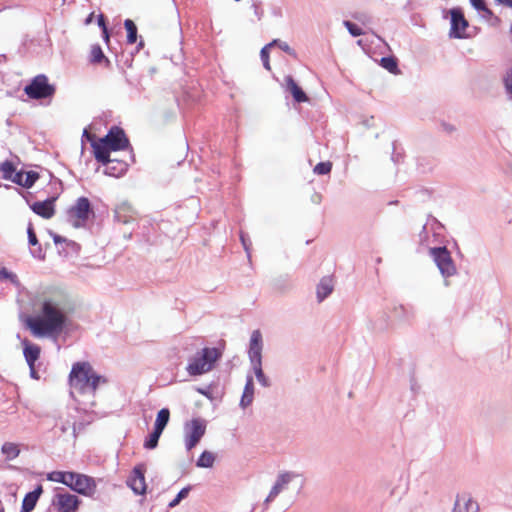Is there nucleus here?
Here are the masks:
<instances>
[{
	"label": "nucleus",
	"mask_w": 512,
	"mask_h": 512,
	"mask_svg": "<svg viewBox=\"0 0 512 512\" xmlns=\"http://www.w3.org/2000/svg\"><path fill=\"white\" fill-rule=\"evenodd\" d=\"M67 315L62 304L52 298L45 299L40 314L30 317L27 326L37 337L60 334L66 326Z\"/></svg>",
	"instance_id": "1"
},
{
	"label": "nucleus",
	"mask_w": 512,
	"mask_h": 512,
	"mask_svg": "<svg viewBox=\"0 0 512 512\" xmlns=\"http://www.w3.org/2000/svg\"><path fill=\"white\" fill-rule=\"evenodd\" d=\"M69 382L71 394L94 396L100 383H106V379L97 374L88 362H77L73 364Z\"/></svg>",
	"instance_id": "2"
},
{
	"label": "nucleus",
	"mask_w": 512,
	"mask_h": 512,
	"mask_svg": "<svg viewBox=\"0 0 512 512\" xmlns=\"http://www.w3.org/2000/svg\"><path fill=\"white\" fill-rule=\"evenodd\" d=\"M129 145V141L124 133V131L114 126L112 127L108 134L101 138L98 142H94L92 144L94 150L95 159L98 162H107L109 161L110 151H118L127 148Z\"/></svg>",
	"instance_id": "3"
},
{
	"label": "nucleus",
	"mask_w": 512,
	"mask_h": 512,
	"mask_svg": "<svg viewBox=\"0 0 512 512\" xmlns=\"http://www.w3.org/2000/svg\"><path fill=\"white\" fill-rule=\"evenodd\" d=\"M221 353L217 348H203L189 359L186 370L190 376L202 375L211 371Z\"/></svg>",
	"instance_id": "4"
},
{
	"label": "nucleus",
	"mask_w": 512,
	"mask_h": 512,
	"mask_svg": "<svg viewBox=\"0 0 512 512\" xmlns=\"http://www.w3.org/2000/svg\"><path fill=\"white\" fill-rule=\"evenodd\" d=\"M91 203L86 197H79L75 204L67 210V221L74 228H82L86 225L90 215H93Z\"/></svg>",
	"instance_id": "5"
},
{
	"label": "nucleus",
	"mask_w": 512,
	"mask_h": 512,
	"mask_svg": "<svg viewBox=\"0 0 512 512\" xmlns=\"http://www.w3.org/2000/svg\"><path fill=\"white\" fill-rule=\"evenodd\" d=\"M56 88L49 84L48 78L44 74L35 76L31 82L24 88V92L31 99L51 98L55 94Z\"/></svg>",
	"instance_id": "6"
},
{
	"label": "nucleus",
	"mask_w": 512,
	"mask_h": 512,
	"mask_svg": "<svg viewBox=\"0 0 512 512\" xmlns=\"http://www.w3.org/2000/svg\"><path fill=\"white\" fill-rule=\"evenodd\" d=\"M429 254L444 278H449L457 273L451 254L445 246L432 247L429 249Z\"/></svg>",
	"instance_id": "7"
},
{
	"label": "nucleus",
	"mask_w": 512,
	"mask_h": 512,
	"mask_svg": "<svg viewBox=\"0 0 512 512\" xmlns=\"http://www.w3.org/2000/svg\"><path fill=\"white\" fill-rule=\"evenodd\" d=\"M206 431V423L201 418L192 419L185 425V447L188 451L192 450L202 439Z\"/></svg>",
	"instance_id": "8"
},
{
	"label": "nucleus",
	"mask_w": 512,
	"mask_h": 512,
	"mask_svg": "<svg viewBox=\"0 0 512 512\" xmlns=\"http://www.w3.org/2000/svg\"><path fill=\"white\" fill-rule=\"evenodd\" d=\"M301 475L293 472V471H284L279 473L277 479L272 486L268 496L264 500V510H268L269 504L275 500V498L285 489L288 488V485L296 479H300Z\"/></svg>",
	"instance_id": "9"
},
{
	"label": "nucleus",
	"mask_w": 512,
	"mask_h": 512,
	"mask_svg": "<svg viewBox=\"0 0 512 512\" xmlns=\"http://www.w3.org/2000/svg\"><path fill=\"white\" fill-rule=\"evenodd\" d=\"M80 503L76 495L68 492H57L52 500L59 512H77Z\"/></svg>",
	"instance_id": "10"
},
{
	"label": "nucleus",
	"mask_w": 512,
	"mask_h": 512,
	"mask_svg": "<svg viewBox=\"0 0 512 512\" xmlns=\"http://www.w3.org/2000/svg\"><path fill=\"white\" fill-rule=\"evenodd\" d=\"M145 472V465L138 464L134 467L130 477L127 480V485L137 495H142L146 492Z\"/></svg>",
	"instance_id": "11"
},
{
	"label": "nucleus",
	"mask_w": 512,
	"mask_h": 512,
	"mask_svg": "<svg viewBox=\"0 0 512 512\" xmlns=\"http://www.w3.org/2000/svg\"><path fill=\"white\" fill-rule=\"evenodd\" d=\"M451 14V29L450 37L462 38L465 35V30L468 27V22L460 8H453L450 10Z\"/></svg>",
	"instance_id": "12"
},
{
	"label": "nucleus",
	"mask_w": 512,
	"mask_h": 512,
	"mask_svg": "<svg viewBox=\"0 0 512 512\" xmlns=\"http://www.w3.org/2000/svg\"><path fill=\"white\" fill-rule=\"evenodd\" d=\"M263 339L259 330H254L250 336L248 357L250 364L262 363Z\"/></svg>",
	"instance_id": "13"
},
{
	"label": "nucleus",
	"mask_w": 512,
	"mask_h": 512,
	"mask_svg": "<svg viewBox=\"0 0 512 512\" xmlns=\"http://www.w3.org/2000/svg\"><path fill=\"white\" fill-rule=\"evenodd\" d=\"M96 488L97 485L94 478L80 473L77 475L73 487H71L73 491L87 497H93L96 493Z\"/></svg>",
	"instance_id": "14"
},
{
	"label": "nucleus",
	"mask_w": 512,
	"mask_h": 512,
	"mask_svg": "<svg viewBox=\"0 0 512 512\" xmlns=\"http://www.w3.org/2000/svg\"><path fill=\"white\" fill-rule=\"evenodd\" d=\"M54 201L55 198H49L44 201L34 202L32 205H30V208L37 215L45 219H50L55 214Z\"/></svg>",
	"instance_id": "15"
},
{
	"label": "nucleus",
	"mask_w": 512,
	"mask_h": 512,
	"mask_svg": "<svg viewBox=\"0 0 512 512\" xmlns=\"http://www.w3.org/2000/svg\"><path fill=\"white\" fill-rule=\"evenodd\" d=\"M114 218L122 224H128L136 219L133 208L126 202L119 204L115 208Z\"/></svg>",
	"instance_id": "16"
},
{
	"label": "nucleus",
	"mask_w": 512,
	"mask_h": 512,
	"mask_svg": "<svg viewBox=\"0 0 512 512\" xmlns=\"http://www.w3.org/2000/svg\"><path fill=\"white\" fill-rule=\"evenodd\" d=\"M103 165L106 166L104 173L106 175L112 176V177H120L122 176L128 168V165L125 161L117 160V159H110L107 162H101Z\"/></svg>",
	"instance_id": "17"
},
{
	"label": "nucleus",
	"mask_w": 512,
	"mask_h": 512,
	"mask_svg": "<svg viewBox=\"0 0 512 512\" xmlns=\"http://www.w3.org/2000/svg\"><path fill=\"white\" fill-rule=\"evenodd\" d=\"M39 179V174L35 171L16 172L12 182L24 188H31Z\"/></svg>",
	"instance_id": "18"
},
{
	"label": "nucleus",
	"mask_w": 512,
	"mask_h": 512,
	"mask_svg": "<svg viewBox=\"0 0 512 512\" xmlns=\"http://www.w3.org/2000/svg\"><path fill=\"white\" fill-rule=\"evenodd\" d=\"M27 234H28L29 244L34 247L30 250L31 255L34 258L43 260L45 258V253L43 252V249L38 242L36 233H35L33 225L31 223H29V225L27 227Z\"/></svg>",
	"instance_id": "19"
},
{
	"label": "nucleus",
	"mask_w": 512,
	"mask_h": 512,
	"mask_svg": "<svg viewBox=\"0 0 512 512\" xmlns=\"http://www.w3.org/2000/svg\"><path fill=\"white\" fill-rule=\"evenodd\" d=\"M287 90L292 94L294 100L298 103L307 102L309 100L306 93L298 86L292 76L285 78Z\"/></svg>",
	"instance_id": "20"
},
{
	"label": "nucleus",
	"mask_w": 512,
	"mask_h": 512,
	"mask_svg": "<svg viewBox=\"0 0 512 512\" xmlns=\"http://www.w3.org/2000/svg\"><path fill=\"white\" fill-rule=\"evenodd\" d=\"M254 382L251 375H247L243 394L240 400V407L245 409L250 406L254 399Z\"/></svg>",
	"instance_id": "21"
},
{
	"label": "nucleus",
	"mask_w": 512,
	"mask_h": 512,
	"mask_svg": "<svg viewBox=\"0 0 512 512\" xmlns=\"http://www.w3.org/2000/svg\"><path fill=\"white\" fill-rule=\"evenodd\" d=\"M42 492V486L39 485L36 489L27 493L22 502L21 512H31L35 508Z\"/></svg>",
	"instance_id": "22"
},
{
	"label": "nucleus",
	"mask_w": 512,
	"mask_h": 512,
	"mask_svg": "<svg viewBox=\"0 0 512 512\" xmlns=\"http://www.w3.org/2000/svg\"><path fill=\"white\" fill-rule=\"evenodd\" d=\"M334 284L333 279L329 276L323 277L317 286V299L322 302L326 299L333 291Z\"/></svg>",
	"instance_id": "23"
},
{
	"label": "nucleus",
	"mask_w": 512,
	"mask_h": 512,
	"mask_svg": "<svg viewBox=\"0 0 512 512\" xmlns=\"http://www.w3.org/2000/svg\"><path fill=\"white\" fill-rule=\"evenodd\" d=\"M478 504L470 498L457 497L453 512H477Z\"/></svg>",
	"instance_id": "24"
},
{
	"label": "nucleus",
	"mask_w": 512,
	"mask_h": 512,
	"mask_svg": "<svg viewBox=\"0 0 512 512\" xmlns=\"http://www.w3.org/2000/svg\"><path fill=\"white\" fill-rule=\"evenodd\" d=\"M40 347L36 344H27L24 347V356L28 366L35 365L40 356Z\"/></svg>",
	"instance_id": "25"
},
{
	"label": "nucleus",
	"mask_w": 512,
	"mask_h": 512,
	"mask_svg": "<svg viewBox=\"0 0 512 512\" xmlns=\"http://www.w3.org/2000/svg\"><path fill=\"white\" fill-rule=\"evenodd\" d=\"M90 62L93 64H100L105 62L106 66L110 65L109 59L104 55L102 48L98 44L92 45L91 47Z\"/></svg>",
	"instance_id": "26"
},
{
	"label": "nucleus",
	"mask_w": 512,
	"mask_h": 512,
	"mask_svg": "<svg viewBox=\"0 0 512 512\" xmlns=\"http://www.w3.org/2000/svg\"><path fill=\"white\" fill-rule=\"evenodd\" d=\"M170 419V411L168 408H162L158 413L154 423V428L159 431H164Z\"/></svg>",
	"instance_id": "27"
},
{
	"label": "nucleus",
	"mask_w": 512,
	"mask_h": 512,
	"mask_svg": "<svg viewBox=\"0 0 512 512\" xmlns=\"http://www.w3.org/2000/svg\"><path fill=\"white\" fill-rule=\"evenodd\" d=\"M2 453L7 460H13L19 456L20 449L18 445L12 442H5L1 448Z\"/></svg>",
	"instance_id": "28"
},
{
	"label": "nucleus",
	"mask_w": 512,
	"mask_h": 512,
	"mask_svg": "<svg viewBox=\"0 0 512 512\" xmlns=\"http://www.w3.org/2000/svg\"><path fill=\"white\" fill-rule=\"evenodd\" d=\"M215 462V455L210 451H204L198 458L196 466L199 468H211Z\"/></svg>",
	"instance_id": "29"
},
{
	"label": "nucleus",
	"mask_w": 512,
	"mask_h": 512,
	"mask_svg": "<svg viewBox=\"0 0 512 512\" xmlns=\"http://www.w3.org/2000/svg\"><path fill=\"white\" fill-rule=\"evenodd\" d=\"M251 367H252V370H253V372L255 374V377H256L257 381L260 383V385L263 386V387H270L271 386V381L264 374L263 368H262V363L253 364V365H251Z\"/></svg>",
	"instance_id": "30"
},
{
	"label": "nucleus",
	"mask_w": 512,
	"mask_h": 512,
	"mask_svg": "<svg viewBox=\"0 0 512 512\" xmlns=\"http://www.w3.org/2000/svg\"><path fill=\"white\" fill-rule=\"evenodd\" d=\"M124 26L127 31V42L134 44L137 40V27L135 23L131 19H126Z\"/></svg>",
	"instance_id": "31"
},
{
	"label": "nucleus",
	"mask_w": 512,
	"mask_h": 512,
	"mask_svg": "<svg viewBox=\"0 0 512 512\" xmlns=\"http://www.w3.org/2000/svg\"><path fill=\"white\" fill-rule=\"evenodd\" d=\"M162 433V431L154 428L152 433L144 441V448L149 450L155 449L158 446V441Z\"/></svg>",
	"instance_id": "32"
},
{
	"label": "nucleus",
	"mask_w": 512,
	"mask_h": 512,
	"mask_svg": "<svg viewBox=\"0 0 512 512\" xmlns=\"http://www.w3.org/2000/svg\"><path fill=\"white\" fill-rule=\"evenodd\" d=\"M381 66L392 74L399 73L397 60L392 56L383 57L381 59Z\"/></svg>",
	"instance_id": "33"
},
{
	"label": "nucleus",
	"mask_w": 512,
	"mask_h": 512,
	"mask_svg": "<svg viewBox=\"0 0 512 512\" xmlns=\"http://www.w3.org/2000/svg\"><path fill=\"white\" fill-rule=\"evenodd\" d=\"M0 171L3 173V178L5 180H11L13 179L15 175V166L11 161H4L0 163Z\"/></svg>",
	"instance_id": "34"
},
{
	"label": "nucleus",
	"mask_w": 512,
	"mask_h": 512,
	"mask_svg": "<svg viewBox=\"0 0 512 512\" xmlns=\"http://www.w3.org/2000/svg\"><path fill=\"white\" fill-rule=\"evenodd\" d=\"M502 82L505 88L506 94L512 98V67L507 69L502 76Z\"/></svg>",
	"instance_id": "35"
},
{
	"label": "nucleus",
	"mask_w": 512,
	"mask_h": 512,
	"mask_svg": "<svg viewBox=\"0 0 512 512\" xmlns=\"http://www.w3.org/2000/svg\"><path fill=\"white\" fill-rule=\"evenodd\" d=\"M0 279L1 280H8L12 284H14L15 286H19V284H20L18 276L15 273L9 271L5 267H0Z\"/></svg>",
	"instance_id": "36"
},
{
	"label": "nucleus",
	"mask_w": 512,
	"mask_h": 512,
	"mask_svg": "<svg viewBox=\"0 0 512 512\" xmlns=\"http://www.w3.org/2000/svg\"><path fill=\"white\" fill-rule=\"evenodd\" d=\"M269 44H272V47L273 46H278L282 51H284L288 55H290L292 57H296L295 50L293 48H291L287 42L281 41L279 39H274Z\"/></svg>",
	"instance_id": "37"
},
{
	"label": "nucleus",
	"mask_w": 512,
	"mask_h": 512,
	"mask_svg": "<svg viewBox=\"0 0 512 512\" xmlns=\"http://www.w3.org/2000/svg\"><path fill=\"white\" fill-rule=\"evenodd\" d=\"M331 169L332 163L330 161L320 162L314 167L313 172L317 175H326L331 172Z\"/></svg>",
	"instance_id": "38"
},
{
	"label": "nucleus",
	"mask_w": 512,
	"mask_h": 512,
	"mask_svg": "<svg viewBox=\"0 0 512 512\" xmlns=\"http://www.w3.org/2000/svg\"><path fill=\"white\" fill-rule=\"evenodd\" d=\"M272 47V44H267L260 51V57L263 63V66L266 70L270 71V61H269V49Z\"/></svg>",
	"instance_id": "39"
},
{
	"label": "nucleus",
	"mask_w": 512,
	"mask_h": 512,
	"mask_svg": "<svg viewBox=\"0 0 512 512\" xmlns=\"http://www.w3.org/2000/svg\"><path fill=\"white\" fill-rule=\"evenodd\" d=\"M344 26L347 28L349 33L354 37H358L364 34V31L358 25L351 21H344Z\"/></svg>",
	"instance_id": "40"
},
{
	"label": "nucleus",
	"mask_w": 512,
	"mask_h": 512,
	"mask_svg": "<svg viewBox=\"0 0 512 512\" xmlns=\"http://www.w3.org/2000/svg\"><path fill=\"white\" fill-rule=\"evenodd\" d=\"M470 3L476 10L486 13L488 16L492 15V11L486 6L484 0H470Z\"/></svg>",
	"instance_id": "41"
},
{
	"label": "nucleus",
	"mask_w": 512,
	"mask_h": 512,
	"mask_svg": "<svg viewBox=\"0 0 512 512\" xmlns=\"http://www.w3.org/2000/svg\"><path fill=\"white\" fill-rule=\"evenodd\" d=\"M189 491H190L189 487H185V488L181 489L179 491V493L177 494V496L169 503V507L173 508V507L177 506L181 502L182 499H184L188 496Z\"/></svg>",
	"instance_id": "42"
},
{
	"label": "nucleus",
	"mask_w": 512,
	"mask_h": 512,
	"mask_svg": "<svg viewBox=\"0 0 512 512\" xmlns=\"http://www.w3.org/2000/svg\"><path fill=\"white\" fill-rule=\"evenodd\" d=\"M48 480L58 483H63V479L65 478V472L62 471H53L48 474Z\"/></svg>",
	"instance_id": "43"
},
{
	"label": "nucleus",
	"mask_w": 512,
	"mask_h": 512,
	"mask_svg": "<svg viewBox=\"0 0 512 512\" xmlns=\"http://www.w3.org/2000/svg\"><path fill=\"white\" fill-rule=\"evenodd\" d=\"M79 473L76 472H65V478L63 479L64 485L68 487H73L74 481Z\"/></svg>",
	"instance_id": "44"
},
{
	"label": "nucleus",
	"mask_w": 512,
	"mask_h": 512,
	"mask_svg": "<svg viewBox=\"0 0 512 512\" xmlns=\"http://www.w3.org/2000/svg\"><path fill=\"white\" fill-rule=\"evenodd\" d=\"M50 234L53 237L54 243L56 245L61 244V243H66L67 245L76 246L75 242L70 241V240H68V239H66V238H64V237H62V236H60L58 234H55L53 232H50Z\"/></svg>",
	"instance_id": "45"
},
{
	"label": "nucleus",
	"mask_w": 512,
	"mask_h": 512,
	"mask_svg": "<svg viewBox=\"0 0 512 512\" xmlns=\"http://www.w3.org/2000/svg\"><path fill=\"white\" fill-rule=\"evenodd\" d=\"M354 18L363 24H368L371 22V17L364 13H357L354 15Z\"/></svg>",
	"instance_id": "46"
},
{
	"label": "nucleus",
	"mask_w": 512,
	"mask_h": 512,
	"mask_svg": "<svg viewBox=\"0 0 512 512\" xmlns=\"http://www.w3.org/2000/svg\"><path fill=\"white\" fill-rule=\"evenodd\" d=\"M441 128H442L443 131H445V132H447L449 134L453 133L456 130L454 125L448 124V123H442L441 124Z\"/></svg>",
	"instance_id": "47"
},
{
	"label": "nucleus",
	"mask_w": 512,
	"mask_h": 512,
	"mask_svg": "<svg viewBox=\"0 0 512 512\" xmlns=\"http://www.w3.org/2000/svg\"><path fill=\"white\" fill-rule=\"evenodd\" d=\"M253 8L257 18L260 20L263 16V11L260 9L258 4H253Z\"/></svg>",
	"instance_id": "48"
},
{
	"label": "nucleus",
	"mask_w": 512,
	"mask_h": 512,
	"mask_svg": "<svg viewBox=\"0 0 512 512\" xmlns=\"http://www.w3.org/2000/svg\"><path fill=\"white\" fill-rule=\"evenodd\" d=\"M98 25L101 27L102 31L104 30V27H107L105 24V18L103 14H100L98 16Z\"/></svg>",
	"instance_id": "49"
},
{
	"label": "nucleus",
	"mask_w": 512,
	"mask_h": 512,
	"mask_svg": "<svg viewBox=\"0 0 512 512\" xmlns=\"http://www.w3.org/2000/svg\"><path fill=\"white\" fill-rule=\"evenodd\" d=\"M498 3L512 8V0H496Z\"/></svg>",
	"instance_id": "50"
},
{
	"label": "nucleus",
	"mask_w": 512,
	"mask_h": 512,
	"mask_svg": "<svg viewBox=\"0 0 512 512\" xmlns=\"http://www.w3.org/2000/svg\"><path fill=\"white\" fill-rule=\"evenodd\" d=\"M29 368H30L31 377L38 379L37 372L35 370V365L29 366Z\"/></svg>",
	"instance_id": "51"
},
{
	"label": "nucleus",
	"mask_w": 512,
	"mask_h": 512,
	"mask_svg": "<svg viewBox=\"0 0 512 512\" xmlns=\"http://www.w3.org/2000/svg\"><path fill=\"white\" fill-rule=\"evenodd\" d=\"M241 241H242V244H243V246H244V248H245L246 252L248 253V252H249V247H248V244H247V241H246V239H245L244 234H241Z\"/></svg>",
	"instance_id": "52"
},
{
	"label": "nucleus",
	"mask_w": 512,
	"mask_h": 512,
	"mask_svg": "<svg viewBox=\"0 0 512 512\" xmlns=\"http://www.w3.org/2000/svg\"><path fill=\"white\" fill-rule=\"evenodd\" d=\"M104 40L108 43L109 42V33L107 27H104V30L102 31Z\"/></svg>",
	"instance_id": "53"
},
{
	"label": "nucleus",
	"mask_w": 512,
	"mask_h": 512,
	"mask_svg": "<svg viewBox=\"0 0 512 512\" xmlns=\"http://www.w3.org/2000/svg\"><path fill=\"white\" fill-rule=\"evenodd\" d=\"M425 234H426V226H423V230H422V232H421V233H420V235H419V236H420V242H421V244H423V242H424V236H425Z\"/></svg>",
	"instance_id": "54"
},
{
	"label": "nucleus",
	"mask_w": 512,
	"mask_h": 512,
	"mask_svg": "<svg viewBox=\"0 0 512 512\" xmlns=\"http://www.w3.org/2000/svg\"><path fill=\"white\" fill-rule=\"evenodd\" d=\"M94 14L91 13L85 20V24L88 25L92 22Z\"/></svg>",
	"instance_id": "55"
},
{
	"label": "nucleus",
	"mask_w": 512,
	"mask_h": 512,
	"mask_svg": "<svg viewBox=\"0 0 512 512\" xmlns=\"http://www.w3.org/2000/svg\"><path fill=\"white\" fill-rule=\"evenodd\" d=\"M303 485H304V481L301 479L300 484H299V490L303 487Z\"/></svg>",
	"instance_id": "56"
},
{
	"label": "nucleus",
	"mask_w": 512,
	"mask_h": 512,
	"mask_svg": "<svg viewBox=\"0 0 512 512\" xmlns=\"http://www.w3.org/2000/svg\"><path fill=\"white\" fill-rule=\"evenodd\" d=\"M198 392H200L201 394H206L202 389H198Z\"/></svg>",
	"instance_id": "57"
},
{
	"label": "nucleus",
	"mask_w": 512,
	"mask_h": 512,
	"mask_svg": "<svg viewBox=\"0 0 512 512\" xmlns=\"http://www.w3.org/2000/svg\"><path fill=\"white\" fill-rule=\"evenodd\" d=\"M61 431H62L63 433H64V432H66V427H64V426H63V427H61Z\"/></svg>",
	"instance_id": "58"
},
{
	"label": "nucleus",
	"mask_w": 512,
	"mask_h": 512,
	"mask_svg": "<svg viewBox=\"0 0 512 512\" xmlns=\"http://www.w3.org/2000/svg\"><path fill=\"white\" fill-rule=\"evenodd\" d=\"M265 510L263 509L261 512H264Z\"/></svg>",
	"instance_id": "59"
}]
</instances>
